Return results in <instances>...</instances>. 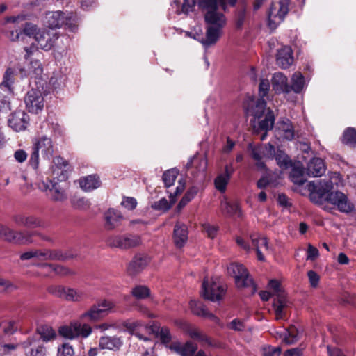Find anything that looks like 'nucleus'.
I'll return each mask as SVG.
<instances>
[{"label":"nucleus","instance_id":"obj_51","mask_svg":"<svg viewBox=\"0 0 356 356\" xmlns=\"http://www.w3.org/2000/svg\"><path fill=\"white\" fill-rule=\"evenodd\" d=\"M37 332L44 342L53 340L56 337L55 330L51 327L47 325L40 326L37 329Z\"/></svg>","mask_w":356,"mask_h":356},{"label":"nucleus","instance_id":"obj_56","mask_svg":"<svg viewBox=\"0 0 356 356\" xmlns=\"http://www.w3.org/2000/svg\"><path fill=\"white\" fill-rule=\"evenodd\" d=\"M178 175V171L175 169L168 170L163 175V181L165 187L169 188L172 186Z\"/></svg>","mask_w":356,"mask_h":356},{"label":"nucleus","instance_id":"obj_49","mask_svg":"<svg viewBox=\"0 0 356 356\" xmlns=\"http://www.w3.org/2000/svg\"><path fill=\"white\" fill-rule=\"evenodd\" d=\"M131 296L137 300H144L151 295L150 289L145 285H136L131 291Z\"/></svg>","mask_w":356,"mask_h":356},{"label":"nucleus","instance_id":"obj_5","mask_svg":"<svg viewBox=\"0 0 356 356\" xmlns=\"http://www.w3.org/2000/svg\"><path fill=\"white\" fill-rule=\"evenodd\" d=\"M227 286L218 277L213 278L209 284L204 280L202 286V295L204 298L211 301H220L225 294Z\"/></svg>","mask_w":356,"mask_h":356},{"label":"nucleus","instance_id":"obj_36","mask_svg":"<svg viewBox=\"0 0 356 356\" xmlns=\"http://www.w3.org/2000/svg\"><path fill=\"white\" fill-rule=\"evenodd\" d=\"M122 344L120 338L117 337L104 336L99 339V347L102 349L118 350Z\"/></svg>","mask_w":356,"mask_h":356},{"label":"nucleus","instance_id":"obj_9","mask_svg":"<svg viewBox=\"0 0 356 356\" xmlns=\"http://www.w3.org/2000/svg\"><path fill=\"white\" fill-rule=\"evenodd\" d=\"M251 149V156L256 161V165L260 170H264L266 168L264 159H273V154L275 152L274 146L270 143L261 145L257 147L249 146Z\"/></svg>","mask_w":356,"mask_h":356},{"label":"nucleus","instance_id":"obj_41","mask_svg":"<svg viewBox=\"0 0 356 356\" xmlns=\"http://www.w3.org/2000/svg\"><path fill=\"white\" fill-rule=\"evenodd\" d=\"M287 301L285 295L278 296L274 299L273 307L277 319H282L285 316L284 309L286 307Z\"/></svg>","mask_w":356,"mask_h":356},{"label":"nucleus","instance_id":"obj_64","mask_svg":"<svg viewBox=\"0 0 356 356\" xmlns=\"http://www.w3.org/2000/svg\"><path fill=\"white\" fill-rule=\"evenodd\" d=\"M121 205L128 210H134L137 206V201L134 197H125L123 198Z\"/></svg>","mask_w":356,"mask_h":356},{"label":"nucleus","instance_id":"obj_40","mask_svg":"<svg viewBox=\"0 0 356 356\" xmlns=\"http://www.w3.org/2000/svg\"><path fill=\"white\" fill-rule=\"evenodd\" d=\"M15 81V72L11 68H8L3 75V81L1 83V88L8 94H13V83Z\"/></svg>","mask_w":356,"mask_h":356},{"label":"nucleus","instance_id":"obj_34","mask_svg":"<svg viewBox=\"0 0 356 356\" xmlns=\"http://www.w3.org/2000/svg\"><path fill=\"white\" fill-rule=\"evenodd\" d=\"M104 314L98 305H92L90 309L80 315V320H85L90 322H97L104 317Z\"/></svg>","mask_w":356,"mask_h":356},{"label":"nucleus","instance_id":"obj_47","mask_svg":"<svg viewBox=\"0 0 356 356\" xmlns=\"http://www.w3.org/2000/svg\"><path fill=\"white\" fill-rule=\"evenodd\" d=\"M275 120L273 111L268 108L264 115V118L259 122V129L264 131L271 130L274 126Z\"/></svg>","mask_w":356,"mask_h":356},{"label":"nucleus","instance_id":"obj_22","mask_svg":"<svg viewBox=\"0 0 356 356\" xmlns=\"http://www.w3.org/2000/svg\"><path fill=\"white\" fill-rule=\"evenodd\" d=\"M234 169L232 163L226 165L225 171L220 173L214 179L216 188L220 193H225L227 185L229 183L232 175L234 173Z\"/></svg>","mask_w":356,"mask_h":356},{"label":"nucleus","instance_id":"obj_42","mask_svg":"<svg viewBox=\"0 0 356 356\" xmlns=\"http://www.w3.org/2000/svg\"><path fill=\"white\" fill-rule=\"evenodd\" d=\"M80 321V319L74 321L76 337V339H86L92 334V328L90 325L83 323Z\"/></svg>","mask_w":356,"mask_h":356},{"label":"nucleus","instance_id":"obj_29","mask_svg":"<svg viewBox=\"0 0 356 356\" xmlns=\"http://www.w3.org/2000/svg\"><path fill=\"white\" fill-rule=\"evenodd\" d=\"M173 240L177 248H181L184 246L188 240V229L186 225L176 223L173 232Z\"/></svg>","mask_w":356,"mask_h":356},{"label":"nucleus","instance_id":"obj_8","mask_svg":"<svg viewBox=\"0 0 356 356\" xmlns=\"http://www.w3.org/2000/svg\"><path fill=\"white\" fill-rule=\"evenodd\" d=\"M49 291L56 297L67 301L80 302L86 297L83 290L65 287L61 285L50 286Z\"/></svg>","mask_w":356,"mask_h":356},{"label":"nucleus","instance_id":"obj_59","mask_svg":"<svg viewBox=\"0 0 356 356\" xmlns=\"http://www.w3.org/2000/svg\"><path fill=\"white\" fill-rule=\"evenodd\" d=\"M37 26L31 23L25 22L24 26L22 29V35L24 34L27 36H33L35 38V35L40 31Z\"/></svg>","mask_w":356,"mask_h":356},{"label":"nucleus","instance_id":"obj_39","mask_svg":"<svg viewBox=\"0 0 356 356\" xmlns=\"http://www.w3.org/2000/svg\"><path fill=\"white\" fill-rule=\"evenodd\" d=\"M291 167L292 168L290 173L291 181L299 186L302 185L306 181L304 176L302 165L298 162L296 164H292Z\"/></svg>","mask_w":356,"mask_h":356},{"label":"nucleus","instance_id":"obj_60","mask_svg":"<svg viewBox=\"0 0 356 356\" xmlns=\"http://www.w3.org/2000/svg\"><path fill=\"white\" fill-rule=\"evenodd\" d=\"M270 90V82L267 79H262L260 81L259 86V95L260 99H264L266 97Z\"/></svg>","mask_w":356,"mask_h":356},{"label":"nucleus","instance_id":"obj_46","mask_svg":"<svg viewBox=\"0 0 356 356\" xmlns=\"http://www.w3.org/2000/svg\"><path fill=\"white\" fill-rule=\"evenodd\" d=\"M291 84L289 85V88L291 91L296 93L302 92L305 87V77L300 72H295L291 76Z\"/></svg>","mask_w":356,"mask_h":356},{"label":"nucleus","instance_id":"obj_26","mask_svg":"<svg viewBox=\"0 0 356 356\" xmlns=\"http://www.w3.org/2000/svg\"><path fill=\"white\" fill-rule=\"evenodd\" d=\"M324 161L320 158H313L307 166V174L312 177H321L325 172Z\"/></svg>","mask_w":356,"mask_h":356},{"label":"nucleus","instance_id":"obj_24","mask_svg":"<svg viewBox=\"0 0 356 356\" xmlns=\"http://www.w3.org/2000/svg\"><path fill=\"white\" fill-rule=\"evenodd\" d=\"M168 348L181 356H193L197 350V346L192 341H187L184 344L180 342H174Z\"/></svg>","mask_w":356,"mask_h":356},{"label":"nucleus","instance_id":"obj_58","mask_svg":"<svg viewBox=\"0 0 356 356\" xmlns=\"http://www.w3.org/2000/svg\"><path fill=\"white\" fill-rule=\"evenodd\" d=\"M74 350L69 343H63L58 347L57 356H74Z\"/></svg>","mask_w":356,"mask_h":356},{"label":"nucleus","instance_id":"obj_44","mask_svg":"<svg viewBox=\"0 0 356 356\" xmlns=\"http://www.w3.org/2000/svg\"><path fill=\"white\" fill-rule=\"evenodd\" d=\"M220 210L224 215L228 216H232L234 215H237L238 216H241L238 204L237 203H231L225 199L221 202Z\"/></svg>","mask_w":356,"mask_h":356},{"label":"nucleus","instance_id":"obj_18","mask_svg":"<svg viewBox=\"0 0 356 356\" xmlns=\"http://www.w3.org/2000/svg\"><path fill=\"white\" fill-rule=\"evenodd\" d=\"M185 188V183L181 181H179V184L176 187L174 193H170L169 198L170 201H168L165 198H161L160 200L155 202L152 207L158 211H167L176 202V197L178 195L181 194Z\"/></svg>","mask_w":356,"mask_h":356},{"label":"nucleus","instance_id":"obj_3","mask_svg":"<svg viewBox=\"0 0 356 356\" xmlns=\"http://www.w3.org/2000/svg\"><path fill=\"white\" fill-rule=\"evenodd\" d=\"M250 238L251 240L252 246L240 236L236 238V242L238 245L246 252H250L252 249L255 250L257 259L260 261H264V254L269 251L267 238L259 232H254L250 234Z\"/></svg>","mask_w":356,"mask_h":356},{"label":"nucleus","instance_id":"obj_2","mask_svg":"<svg viewBox=\"0 0 356 356\" xmlns=\"http://www.w3.org/2000/svg\"><path fill=\"white\" fill-rule=\"evenodd\" d=\"M227 272L230 276L234 277L238 289H246L250 295L256 293L257 286L248 269L243 264L232 263L227 267Z\"/></svg>","mask_w":356,"mask_h":356},{"label":"nucleus","instance_id":"obj_11","mask_svg":"<svg viewBox=\"0 0 356 356\" xmlns=\"http://www.w3.org/2000/svg\"><path fill=\"white\" fill-rule=\"evenodd\" d=\"M24 103L29 113L37 114L42 111L44 105L42 91L34 88L29 90L24 97Z\"/></svg>","mask_w":356,"mask_h":356},{"label":"nucleus","instance_id":"obj_62","mask_svg":"<svg viewBox=\"0 0 356 356\" xmlns=\"http://www.w3.org/2000/svg\"><path fill=\"white\" fill-rule=\"evenodd\" d=\"M281 348L279 347L267 346L262 349L263 356H280Z\"/></svg>","mask_w":356,"mask_h":356},{"label":"nucleus","instance_id":"obj_13","mask_svg":"<svg viewBox=\"0 0 356 356\" xmlns=\"http://www.w3.org/2000/svg\"><path fill=\"white\" fill-rule=\"evenodd\" d=\"M26 15H18L17 16L7 17L5 18V24H9L8 26L10 29L9 38L12 41H17L22 38V29L24 26Z\"/></svg>","mask_w":356,"mask_h":356},{"label":"nucleus","instance_id":"obj_63","mask_svg":"<svg viewBox=\"0 0 356 356\" xmlns=\"http://www.w3.org/2000/svg\"><path fill=\"white\" fill-rule=\"evenodd\" d=\"M29 165L34 169L37 170L39 165V152L34 147L32 148V152L29 159Z\"/></svg>","mask_w":356,"mask_h":356},{"label":"nucleus","instance_id":"obj_57","mask_svg":"<svg viewBox=\"0 0 356 356\" xmlns=\"http://www.w3.org/2000/svg\"><path fill=\"white\" fill-rule=\"evenodd\" d=\"M70 202L72 207L78 210H86L90 206L89 200L84 197H73Z\"/></svg>","mask_w":356,"mask_h":356},{"label":"nucleus","instance_id":"obj_52","mask_svg":"<svg viewBox=\"0 0 356 356\" xmlns=\"http://www.w3.org/2000/svg\"><path fill=\"white\" fill-rule=\"evenodd\" d=\"M342 142L351 147L356 146V129L353 127L347 128L343 134Z\"/></svg>","mask_w":356,"mask_h":356},{"label":"nucleus","instance_id":"obj_14","mask_svg":"<svg viewBox=\"0 0 356 356\" xmlns=\"http://www.w3.org/2000/svg\"><path fill=\"white\" fill-rule=\"evenodd\" d=\"M124 327L133 335L137 337L139 339L145 341H148L149 338L146 334H150L152 323L146 325L141 321H127L124 323Z\"/></svg>","mask_w":356,"mask_h":356},{"label":"nucleus","instance_id":"obj_61","mask_svg":"<svg viewBox=\"0 0 356 356\" xmlns=\"http://www.w3.org/2000/svg\"><path fill=\"white\" fill-rule=\"evenodd\" d=\"M268 287L273 291V296L277 297L280 296H284V293L280 287V282L277 280H271L268 283Z\"/></svg>","mask_w":356,"mask_h":356},{"label":"nucleus","instance_id":"obj_55","mask_svg":"<svg viewBox=\"0 0 356 356\" xmlns=\"http://www.w3.org/2000/svg\"><path fill=\"white\" fill-rule=\"evenodd\" d=\"M98 306L102 308L104 316L113 312L116 307V302L113 300L102 299L97 302Z\"/></svg>","mask_w":356,"mask_h":356},{"label":"nucleus","instance_id":"obj_25","mask_svg":"<svg viewBox=\"0 0 356 356\" xmlns=\"http://www.w3.org/2000/svg\"><path fill=\"white\" fill-rule=\"evenodd\" d=\"M277 64L282 69L289 68L293 62V51L289 46H284L278 50Z\"/></svg>","mask_w":356,"mask_h":356},{"label":"nucleus","instance_id":"obj_4","mask_svg":"<svg viewBox=\"0 0 356 356\" xmlns=\"http://www.w3.org/2000/svg\"><path fill=\"white\" fill-rule=\"evenodd\" d=\"M218 5L226 10L227 0H198L197 6L204 13L206 22H213L215 20L222 23L225 15L218 11Z\"/></svg>","mask_w":356,"mask_h":356},{"label":"nucleus","instance_id":"obj_15","mask_svg":"<svg viewBox=\"0 0 356 356\" xmlns=\"http://www.w3.org/2000/svg\"><path fill=\"white\" fill-rule=\"evenodd\" d=\"M225 17H223V22L222 23L217 22V20H215L213 22H206L209 24L210 26L207 30L206 40L202 41V43L205 47H209L217 42L220 38L222 29L225 24Z\"/></svg>","mask_w":356,"mask_h":356},{"label":"nucleus","instance_id":"obj_37","mask_svg":"<svg viewBox=\"0 0 356 356\" xmlns=\"http://www.w3.org/2000/svg\"><path fill=\"white\" fill-rule=\"evenodd\" d=\"M0 237L9 242L24 243L21 233L15 232L3 225H0Z\"/></svg>","mask_w":356,"mask_h":356},{"label":"nucleus","instance_id":"obj_45","mask_svg":"<svg viewBox=\"0 0 356 356\" xmlns=\"http://www.w3.org/2000/svg\"><path fill=\"white\" fill-rule=\"evenodd\" d=\"M34 265L40 266L43 268H47L48 270L54 272L56 275L60 276H68L75 274L74 271L63 266H54L46 263L42 264H34Z\"/></svg>","mask_w":356,"mask_h":356},{"label":"nucleus","instance_id":"obj_48","mask_svg":"<svg viewBox=\"0 0 356 356\" xmlns=\"http://www.w3.org/2000/svg\"><path fill=\"white\" fill-rule=\"evenodd\" d=\"M187 334L191 339L202 343V345L213 346L210 338L195 327L189 328L187 330Z\"/></svg>","mask_w":356,"mask_h":356},{"label":"nucleus","instance_id":"obj_7","mask_svg":"<svg viewBox=\"0 0 356 356\" xmlns=\"http://www.w3.org/2000/svg\"><path fill=\"white\" fill-rule=\"evenodd\" d=\"M106 243L112 248L127 250L140 245L142 240L138 235L125 234L110 236Z\"/></svg>","mask_w":356,"mask_h":356},{"label":"nucleus","instance_id":"obj_35","mask_svg":"<svg viewBox=\"0 0 356 356\" xmlns=\"http://www.w3.org/2000/svg\"><path fill=\"white\" fill-rule=\"evenodd\" d=\"M186 167L188 169L195 168L197 172L204 173L207 168V159L204 156L195 155L189 159Z\"/></svg>","mask_w":356,"mask_h":356},{"label":"nucleus","instance_id":"obj_33","mask_svg":"<svg viewBox=\"0 0 356 356\" xmlns=\"http://www.w3.org/2000/svg\"><path fill=\"white\" fill-rule=\"evenodd\" d=\"M80 187L86 192L99 188L101 185L99 177L95 175L83 177L79 179Z\"/></svg>","mask_w":356,"mask_h":356},{"label":"nucleus","instance_id":"obj_43","mask_svg":"<svg viewBox=\"0 0 356 356\" xmlns=\"http://www.w3.org/2000/svg\"><path fill=\"white\" fill-rule=\"evenodd\" d=\"M43 68L40 62L35 60L30 62L28 70L20 69L21 77L24 78L29 75H34L35 77L41 75Z\"/></svg>","mask_w":356,"mask_h":356},{"label":"nucleus","instance_id":"obj_1","mask_svg":"<svg viewBox=\"0 0 356 356\" xmlns=\"http://www.w3.org/2000/svg\"><path fill=\"white\" fill-rule=\"evenodd\" d=\"M331 181H312L308 184L310 200L324 211L332 213L338 210L341 213L352 212L354 204L349 200L347 195L339 191H333Z\"/></svg>","mask_w":356,"mask_h":356},{"label":"nucleus","instance_id":"obj_30","mask_svg":"<svg viewBox=\"0 0 356 356\" xmlns=\"http://www.w3.org/2000/svg\"><path fill=\"white\" fill-rule=\"evenodd\" d=\"M147 257L141 254L136 255L129 263L127 270L130 275H134L142 271L147 265Z\"/></svg>","mask_w":356,"mask_h":356},{"label":"nucleus","instance_id":"obj_50","mask_svg":"<svg viewBox=\"0 0 356 356\" xmlns=\"http://www.w3.org/2000/svg\"><path fill=\"white\" fill-rule=\"evenodd\" d=\"M273 156L277 165L282 169H288L292 166L291 160L283 151L277 150L274 152Z\"/></svg>","mask_w":356,"mask_h":356},{"label":"nucleus","instance_id":"obj_12","mask_svg":"<svg viewBox=\"0 0 356 356\" xmlns=\"http://www.w3.org/2000/svg\"><path fill=\"white\" fill-rule=\"evenodd\" d=\"M73 15L71 13L70 16L65 17L61 11L49 12L46 14L45 23L50 29H57L61 27L63 24L68 26L71 31L75 30V26H72L71 22Z\"/></svg>","mask_w":356,"mask_h":356},{"label":"nucleus","instance_id":"obj_31","mask_svg":"<svg viewBox=\"0 0 356 356\" xmlns=\"http://www.w3.org/2000/svg\"><path fill=\"white\" fill-rule=\"evenodd\" d=\"M303 330L293 325L289 329L284 330L280 334V338L287 345H291L299 340L302 336Z\"/></svg>","mask_w":356,"mask_h":356},{"label":"nucleus","instance_id":"obj_19","mask_svg":"<svg viewBox=\"0 0 356 356\" xmlns=\"http://www.w3.org/2000/svg\"><path fill=\"white\" fill-rule=\"evenodd\" d=\"M58 38L57 33L54 31L41 29L35 35V41L38 42L39 47L44 51L50 50Z\"/></svg>","mask_w":356,"mask_h":356},{"label":"nucleus","instance_id":"obj_27","mask_svg":"<svg viewBox=\"0 0 356 356\" xmlns=\"http://www.w3.org/2000/svg\"><path fill=\"white\" fill-rule=\"evenodd\" d=\"M35 340L36 338L35 337H31L21 343L20 345L25 350L24 354L26 356H45L46 348L44 346H38L30 348L34 344Z\"/></svg>","mask_w":356,"mask_h":356},{"label":"nucleus","instance_id":"obj_23","mask_svg":"<svg viewBox=\"0 0 356 356\" xmlns=\"http://www.w3.org/2000/svg\"><path fill=\"white\" fill-rule=\"evenodd\" d=\"M272 86L273 90L278 94H288L291 92L289 88L287 77L282 72L275 73L272 78Z\"/></svg>","mask_w":356,"mask_h":356},{"label":"nucleus","instance_id":"obj_28","mask_svg":"<svg viewBox=\"0 0 356 356\" xmlns=\"http://www.w3.org/2000/svg\"><path fill=\"white\" fill-rule=\"evenodd\" d=\"M33 147L37 149L44 157L49 159L54 153L53 145L51 138L47 136H42L33 144Z\"/></svg>","mask_w":356,"mask_h":356},{"label":"nucleus","instance_id":"obj_53","mask_svg":"<svg viewBox=\"0 0 356 356\" xmlns=\"http://www.w3.org/2000/svg\"><path fill=\"white\" fill-rule=\"evenodd\" d=\"M75 328L74 325V321H72L69 325H63L59 327L58 332L60 336L63 337L73 340L76 339V334H75Z\"/></svg>","mask_w":356,"mask_h":356},{"label":"nucleus","instance_id":"obj_38","mask_svg":"<svg viewBox=\"0 0 356 356\" xmlns=\"http://www.w3.org/2000/svg\"><path fill=\"white\" fill-rule=\"evenodd\" d=\"M189 304L191 309L194 314L213 319L214 321L218 320L217 317L207 310L202 303L195 300H191Z\"/></svg>","mask_w":356,"mask_h":356},{"label":"nucleus","instance_id":"obj_32","mask_svg":"<svg viewBox=\"0 0 356 356\" xmlns=\"http://www.w3.org/2000/svg\"><path fill=\"white\" fill-rule=\"evenodd\" d=\"M150 334H154L156 337H159L162 343L168 345L171 341V334L169 328L167 327H161L159 324L156 322L152 323V328H150Z\"/></svg>","mask_w":356,"mask_h":356},{"label":"nucleus","instance_id":"obj_17","mask_svg":"<svg viewBox=\"0 0 356 356\" xmlns=\"http://www.w3.org/2000/svg\"><path fill=\"white\" fill-rule=\"evenodd\" d=\"M277 136L283 140H292L295 137V130L291 120L288 118H281L275 126Z\"/></svg>","mask_w":356,"mask_h":356},{"label":"nucleus","instance_id":"obj_10","mask_svg":"<svg viewBox=\"0 0 356 356\" xmlns=\"http://www.w3.org/2000/svg\"><path fill=\"white\" fill-rule=\"evenodd\" d=\"M38 188L46 193H49L50 198L55 202H63L67 197L65 190L58 183L51 180L39 181L36 183Z\"/></svg>","mask_w":356,"mask_h":356},{"label":"nucleus","instance_id":"obj_6","mask_svg":"<svg viewBox=\"0 0 356 356\" xmlns=\"http://www.w3.org/2000/svg\"><path fill=\"white\" fill-rule=\"evenodd\" d=\"M289 0H279L273 3L268 13V24L271 29H275L282 23L289 13Z\"/></svg>","mask_w":356,"mask_h":356},{"label":"nucleus","instance_id":"obj_21","mask_svg":"<svg viewBox=\"0 0 356 356\" xmlns=\"http://www.w3.org/2000/svg\"><path fill=\"white\" fill-rule=\"evenodd\" d=\"M104 216L105 220L104 226L108 230H113L118 227L123 219L121 213L113 208H110L106 211Z\"/></svg>","mask_w":356,"mask_h":356},{"label":"nucleus","instance_id":"obj_16","mask_svg":"<svg viewBox=\"0 0 356 356\" xmlns=\"http://www.w3.org/2000/svg\"><path fill=\"white\" fill-rule=\"evenodd\" d=\"M29 122V117L23 110L15 111L8 119V125L17 132L25 130Z\"/></svg>","mask_w":356,"mask_h":356},{"label":"nucleus","instance_id":"obj_54","mask_svg":"<svg viewBox=\"0 0 356 356\" xmlns=\"http://www.w3.org/2000/svg\"><path fill=\"white\" fill-rule=\"evenodd\" d=\"M266 102L264 99H259L252 108V114L255 119H260L265 115Z\"/></svg>","mask_w":356,"mask_h":356},{"label":"nucleus","instance_id":"obj_20","mask_svg":"<svg viewBox=\"0 0 356 356\" xmlns=\"http://www.w3.org/2000/svg\"><path fill=\"white\" fill-rule=\"evenodd\" d=\"M72 257L59 250H37L35 259L40 261L58 260L65 261Z\"/></svg>","mask_w":356,"mask_h":356}]
</instances>
